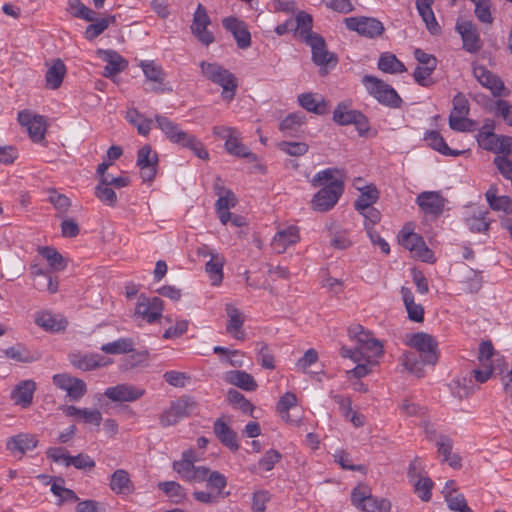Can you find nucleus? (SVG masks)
<instances>
[{
	"instance_id": "obj_38",
	"label": "nucleus",
	"mask_w": 512,
	"mask_h": 512,
	"mask_svg": "<svg viewBox=\"0 0 512 512\" xmlns=\"http://www.w3.org/2000/svg\"><path fill=\"white\" fill-rule=\"evenodd\" d=\"M225 149L226 151L234 156L241 158H255L254 154L249 151V149L241 142L240 133L236 129V133L229 136V138L225 141Z\"/></svg>"
},
{
	"instance_id": "obj_26",
	"label": "nucleus",
	"mask_w": 512,
	"mask_h": 512,
	"mask_svg": "<svg viewBox=\"0 0 512 512\" xmlns=\"http://www.w3.org/2000/svg\"><path fill=\"white\" fill-rule=\"evenodd\" d=\"M227 316L229 318L226 331L231 334L235 339L244 340L245 332L242 330L244 323L243 314L233 305L226 306Z\"/></svg>"
},
{
	"instance_id": "obj_53",
	"label": "nucleus",
	"mask_w": 512,
	"mask_h": 512,
	"mask_svg": "<svg viewBox=\"0 0 512 512\" xmlns=\"http://www.w3.org/2000/svg\"><path fill=\"white\" fill-rule=\"evenodd\" d=\"M433 486L434 483L429 477H420L414 484V490L422 501L428 502L432 496Z\"/></svg>"
},
{
	"instance_id": "obj_21",
	"label": "nucleus",
	"mask_w": 512,
	"mask_h": 512,
	"mask_svg": "<svg viewBox=\"0 0 512 512\" xmlns=\"http://www.w3.org/2000/svg\"><path fill=\"white\" fill-rule=\"evenodd\" d=\"M38 440L35 435L30 433H19L7 439L6 449L13 455H24L26 452L37 447Z\"/></svg>"
},
{
	"instance_id": "obj_5",
	"label": "nucleus",
	"mask_w": 512,
	"mask_h": 512,
	"mask_svg": "<svg viewBox=\"0 0 512 512\" xmlns=\"http://www.w3.org/2000/svg\"><path fill=\"white\" fill-rule=\"evenodd\" d=\"M362 83L368 93L380 104L389 108H399L401 106L402 99L399 94L392 86L381 79L375 76L365 75L362 79Z\"/></svg>"
},
{
	"instance_id": "obj_1",
	"label": "nucleus",
	"mask_w": 512,
	"mask_h": 512,
	"mask_svg": "<svg viewBox=\"0 0 512 512\" xmlns=\"http://www.w3.org/2000/svg\"><path fill=\"white\" fill-rule=\"evenodd\" d=\"M348 334L351 340L355 341L354 348L341 347L340 355L343 358H349L354 362L366 360L371 363L373 359L383 353V345L380 341L373 338L369 331H366L359 324L351 325L348 328Z\"/></svg>"
},
{
	"instance_id": "obj_24",
	"label": "nucleus",
	"mask_w": 512,
	"mask_h": 512,
	"mask_svg": "<svg viewBox=\"0 0 512 512\" xmlns=\"http://www.w3.org/2000/svg\"><path fill=\"white\" fill-rule=\"evenodd\" d=\"M224 381L245 391H255L258 387L253 376L242 370L227 371Z\"/></svg>"
},
{
	"instance_id": "obj_56",
	"label": "nucleus",
	"mask_w": 512,
	"mask_h": 512,
	"mask_svg": "<svg viewBox=\"0 0 512 512\" xmlns=\"http://www.w3.org/2000/svg\"><path fill=\"white\" fill-rule=\"evenodd\" d=\"M51 492L59 498L58 505L61 506L66 502H77L79 501L76 493L68 488H65L57 483L51 485Z\"/></svg>"
},
{
	"instance_id": "obj_18",
	"label": "nucleus",
	"mask_w": 512,
	"mask_h": 512,
	"mask_svg": "<svg viewBox=\"0 0 512 512\" xmlns=\"http://www.w3.org/2000/svg\"><path fill=\"white\" fill-rule=\"evenodd\" d=\"M306 43L311 47L312 50V60L318 66H325L334 61L336 64L337 60L332 53H329L325 40L322 36L318 35H309L308 41Z\"/></svg>"
},
{
	"instance_id": "obj_59",
	"label": "nucleus",
	"mask_w": 512,
	"mask_h": 512,
	"mask_svg": "<svg viewBox=\"0 0 512 512\" xmlns=\"http://www.w3.org/2000/svg\"><path fill=\"white\" fill-rule=\"evenodd\" d=\"M410 253L412 257L424 262L433 263L435 261L433 251L428 248L421 236L417 245Z\"/></svg>"
},
{
	"instance_id": "obj_63",
	"label": "nucleus",
	"mask_w": 512,
	"mask_h": 512,
	"mask_svg": "<svg viewBox=\"0 0 512 512\" xmlns=\"http://www.w3.org/2000/svg\"><path fill=\"white\" fill-rule=\"evenodd\" d=\"M281 454L279 451L270 449L258 462V468L264 471H270L274 466L281 460Z\"/></svg>"
},
{
	"instance_id": "obj_14",
	"label": "nucleus",
	"mask_w": 512,
	"mask_h": 512,
	"mask_svg": "<svg viewBox=\"0 0 512 512\" xmlns=\"http://www.w3.org/2000/svg\"><path fill=\"white\" fill-rule=\"evenodd\" d=\"M70 363L82 371H91L112 363L111 359L97 353H71L69 354Z\"/></svg>"
},
{
	"instance_id": "obj_49",
	"label": "nucleus",
	"mask_w": 512,
	"mask_h": 512,
	"mask_svg": "<svg viewBox=\"0 0 512 512\" xmlns=\"http://www.w3.org/2000/svg\"><path fill=\"white\" fill-rule=\"evenodd\" d=\"M227 399L231 405L244 413L251 414L254 410L252 403L247 400L243 394L235 389H230L227 393Z\"/></svg>"
},
{
	"instance_id": "obj_31",
	"label": "nucleus",
	"mask_w": 512,
	"mask_h": 512,
	"mask_svg": "<svg viewBox=\"0 0 512 512\" xmlns=\"http://www.w3.org/2000/svg\"><path fill=\"white\" fill-rule=\"evenodd\" d=\"M36 324L46 331L59 332L65 330L67 321L50 312H41L35 316Z\"/></svg>"
},
{
	"instance_id": "obj_27",
	"label": "nucleus",
	"mask_w": 512,
	"mask_h": 512,
	"mask_svg": "<svg viewBox=\"0 0 512 512\" xmlns=\"http://www.w3.org/2000/svg\"><path fill=\"white\" fill-rule=\"evenodd\" d=\"M333 120L339 125H349L362 124L366 118L361 112L349 109L347 105L340 103L334 110Z\"/></svg>"
},
{
	"instance_id": "obj_28",
	"label": "nucleus",
	"mask_w": 512,
	"mask_h": 512,
	"mask_svg": "<svg viewBox=\"0 0 512 512\" xmlns=\"http://www.w3.org/2000/svg\"><path fill=\"white\" fill-rule=\"evenodd\" d=\"M214 433L220 442L232 451L239 449L236 433L221 419L214 422Z\"/></svg>"
},
{
	"instance_id": "obj_52",
	"label": "nucleus",
	"mask_w": 512,
	"mask_h": 512,
	"mask_svg": "<svg viewBox=\"0 0 512 512\" xmlns=\"http://www.w3.org/2000/svg\"><path fill=\"white\" fill-rule=\"evenodd\" d=\"M68 5L74 17L86 21H93L95 19V12L85 6L80 0H68Z\"/></svg>"
},
{
	"instance_id": "obj_15",
	"label": "nucleus",
	"mask_w": 512,
	"mask_h": 512,
	"mask_svg": "<svg viewBox=\"0 0 512 512\" xmlns=\"http://www.w3.org/2000/svg\"><path fill=\"white\" fill-rule=\"evenodd\" d=\"M456 30L461 35L463 49L470 53L478 52L482 47V42L475 24L471 21H458Z\"/></svg>"
},
{
	"instance_id": "obj_25",
	"label": "nucleus",
	"mask_w": 512,
	"mask_h": 512,
	"mask_svg": "<svg viewBox=\"0 0 512 512\" xmlns=\"http://www.w3.org/2000/svg\"><path fill=\"white\" fill-rule=\"evenodd\" d=\"M110 489L118 495H129L134 492V485L129 473L124 469H117L111 475Z\"/></svg>"
},
{
	"instance_id": "obj_55",
	"label": "nucleus",
	"mask_w": 512,
	"mask_h": 512,
	"mask_svg": "<svg viewBox=\"0 0 512 512\" xmlns=\"http://www.w3.org/2000/svg\"><path fill=\"white\" fill-rule=\"evenodd\" d=\"M436 66H417L414 70L413 77L417 84L423 87H429L434 82L431 80V74Z\"/></svg>"
},
{
	"instance_id": "obj_11",
	"label": "nucleus",
	"mask_w": 512,
	"mask_h": 512,
	"mask_svg": "<svg viewBox=\"0 0 512 512\" xmlns=\"http://www.w3.org/2000/svg\"><path fill=\"white\" fill-rule=\"evenodd\" d=\"M137 166L140 168V176L144 182L152 181L157 173L158 155L152 151L150 145H144L138 150Z\"/></svg>"
},
{
	"instance_id": "obj_37",
	"label": "nucleus",
	"mask_w": 512,
	"mask_h": 512,
	"mask_svg": "<svg viewBox=\"0 0 512 512\" xmlns=\"http://www.w3.org/2000/svg\"><path fill=\"white\" fill-rule=\"evenodd\" d=\"M297 405V397L291 392L285 393L277 403V412L281 418L289 424L298 425L299 419L290 417L289 410L295 408Z\"/></svg>"
},
{
	"instance_id": "obj_57",
	"label": "nucleus",
	"mask_w": 512,
	"mask_h": 512,
	"mask_svg": "<svg viewBox=\"0 0 512 512\" xmlns=\"http://www.w3.org/2000/svg\"><path fill=\"white\" fill-rule=\"evenodd\" d=\"M496 145L489 146L488 151L502 154V156H508L512 150V137L506 135H496L495 136Z\"/></svg>"
},
{
	"instance_id": "obj_8",
	"label": "nucleus",
	"mask_w": 512,
	"mask_h": 512,
	"mask_svg": "<svg viewBox=\"0 0 512 512\" xmlns=\"http://www.w3.org/2000/svg\"><path fill=\"white\" fill-rule=\"evenodd\" d=\"M17 119L19 124L26 128L33 142L39 143L45 139L47 123L43 116L23 110L18 113Z\"/></svg>"
},
{
	"instance_id": "obj_51",
	"label": "nucleus",
	"mask_w": 512,
	"mask_h": 512,
	"mask_svg": "<svg viewBox=\"0 0 512 512\" xmlns=\"http://www.w3.org/2000/svg\"><path fill=\"white\" fill-rule=\"evenodd\" d=\"M39 253L43 256L49 263V265L55 270H63L66 266L63 256L54 248L51 247H41L39 248Z\"/></svg>"
},
{
	"instance_id": "obj_2",
	"label": "nucleus",
	"mask_w": 512,
	"mask_h": 512,
	"mask_svg": "<svg viewBox=\"0 0 512 512\" xmlns=\"http://www.w3.org/2000/svg\"><path fill=\"white\" fill-rule=\"evenodd\" d=\"M157 127L165 134L170 142L190 149L198 158L207 160L209 153L196 136L184 131L181 127L166 116L156 115Z\"/></svg>"
},
{
	"instance_id": "obj_19",
	"label": "nucleus",
	"mask_w": 512,
	"mask_h": 512,
	"mask_svg": "<svg viewBox=\"0 0 512 512\" xmlns=\"http://www.w3.org/2000/svg\"><path fill=\"white\" fill-rule=\"evenodd\" d=\"M60 410L67 416L75 418L79 422L100 426L102 413L98 409L78 408L74 405H63Z\"/></svg>"
},
{
	"instance_id": "obj_64",
	"label": "nucleus",
	"mask_w": 512,
	"mask_h": 512,
	"mask_svg": "<svg viewBox=\"0 0 512 512\" xmlns=\"http://www.w3.org/2000/svg\"><path fill=\"white\" fill-rule=\"evenodd\" d=\"M496 114L504 120V122L512 127V105L503 99L495 102Z\"/></svg>"
},
{
	"instance_id": "obj_48",
	"label": "nucleus",
	"mask_w": 512,
	"mask_h": 512,
	"mask_svg": "<svg viewBox=\"0 0 512 512\" xmlns=\"http://www.w3.org/2000/svg\"><path fill=\"white\" fill-rule=\"evenodd\" d=\"M359 509L364 512H389L391 503L387 499H379L371 494Z\"/></svg>"
},
{
	"instance_id": "obj_22",
	"label": "nucleus",
	"mask_w": 512,
	"mask_h": 512,
	"mask_svg": "<svg viewBox=\"0 0 512 512\" xmlns=\"http://www.w3.org/2000/svg\"><path fill=\"white\" fill-rule=\"evenodd\" d=\"M97 54L101 59L107 62L103 72L105 77L110 78L115 76L123 71L128 65L127 61L114 50L99 49Z\"/></svg>"
},
{
	"instance_id": "obj_17",
	"label": "nucleus",
	"mask_w": 512,
	"mask_h": 512,
	"mask_svg": "<svg viewBox=\"0 0 512 512\" xmlns=\"http://www.w3.org/2000/svg\"><path fill=\"white\" fill-rule=\"evenodd\" d=\"M300 240L299 229L295 225H289L278 229L274 235L271 247L277 254L284 253L291 245L298 243Z\"/></svg>"
},
{
	"instance_id": "obj_7",
	"label": "nucleus",
	"mask_w": 512,
	"mask_h": 512,
	"mask_svg": "<svg viewBox=\"0 0 512 512\" xmlns=\"http://www.w3.org/2000/svg\"><path fill=\"white\" fill-rule=\"evenodd\" d=\"M408 344L419 352L424 364L435 365L438 361L437 342L433 336L418 332L412 335Z\"/></svg>"
},
{
	"instance_id": "obj_23",
	"label": "nucleus",
	"mask_w": 512,
	"mask_h": 512,
	"mask_svg": "<svg viewBox=\"0 0 512 512\" xmlns=\"http://www.w3.org/2000/svg\"><path fill=\"white\" fill-rule=\"evenodd\" d=\"M474 76L482 86L491 90L494 96H502L505 86L503 81L483 66L474 67Z\"/></svg>"
},
{
	"instance_id": "obj_33",
	"label": "nucleus",
	"mask_w": 512,
	"mask_h": 512,
	"mask_svg": "<svg viewBox=\"0 0 512 512\" xmlns=\"http://www.w3.org/2000/svg\"><path fill=\"white\" fill-rule=\"evenodd\" d=\"M424 140L428 143V145L434 149L435 151L441 153L444 156H459L463 153V151L454 150L449 148L444 138L437 131H428L425 134Z\"/></svg>"
},
{
	"instance_id": "obj_6",
	"label": "nucleus",
	"mask_w": 512,
	"mask_h": 512,
	"mask_svg": "<svg viewBox=\"0 0 512 512\" xmlns=\"http://www.w3.org/2000/svg\"><path fill=\"white\" fill-rule=\"evenodd\" d=\"M343 189L341 180L330 182L314 195L312 200L313 209L321 212L330 210L342 195Z\"/></svg>"
},
{
	"instance_id": "obj_34",
	"label": "nucleus",
	"mask_w": 512,
	"mask_h": 512,
	"mask_svg": "<svg viewBox=\"0 0 512 512\" xmlns=\"http://www.w3.org/2000/svg\"><path fill=\"white\" fill-rule=\"evenodd\" d=\"M65 74L66 67L63 61L61 59L54 60L45 75L46 86L49 89H58L63 82Z\"/></svg>"
},
{
	"instance_id": "obj_20",
	"label": "nucleus",
	"mask_w": 512,
	"mask_h": 512,
	"mask_svg": "<svg viewBox=\"0 0 512 512\" xmlns=\"http://www.w3.org/2000/svg\"><path fill=\"white\" fill-rule=\"evenodd\" d=\"M37 389L36 382L33 380L20 381L11 392V399L16 405L22 408H28L33 402L34 393Z\"/></svg>"
},
{
	"instance_id": "obj_16",
	"label": "nucleus",
	"mask_w": 512,
	"mask_h": 512,
	"mask_svg": "<svg viewBox=\"0 0 512 512\" xmlns=\"http://www.w3.org/2000/svg\"><path fill=\"white\" fill-rule=\"evenodd\" d=\"M145 390L131 384H118L108 387L104 395L113 402H133L140 399Z\"/></svg>"
},
{
	"instance_id": "obj_47",
	"label": "nucleus",
	"mask_w": 512,
	"mask_h": 512,
	"mask_svg": "<svg viewBox=\"0 0 512 512\" xmlns=\"http://www.w3.org/2000/svg\"><path fill=\"white\" fill-rule=\"evenodd\" d=\"M379 192L374 185H368L365 187V190L362 191L361 195L355 201V209L361 210L365 208H369L373 206V204L378 200Z\"/></svg>"
},
{
	"instance_id": "obj_39",
	"label": "nucleus",
	"mask_w": 512,
	"mask_h": 512,
	"mask_svg": "<svg viewBox=\"0 0 512 512\" xmlns=\"http://www.w3.org/2000/svg\"><path fill=\"white\" fill-rule=\"evenodd\" d=\"M294 21V33L296 36H299L305 42L308 41L309 35H318L317 33L312 32V16L305 13L300 12Z\"/></svg>"
},
{
	"instance_id": "obj_13",
	"label": "nucleus",
	"mask_w": 512,
	"mask_h": 512,
	"mask_svg": "<svg viewBox=\"0 0 512 512\" xmlns=\"http://www.w3.org/2000/svg\"><path fill=\"white\" fill-rule=\"evenodd\" d=\"M416 203L424 214L434 217L440 216L445 207V199L438 191L421 192L416 198Z\"/></svg>"
},
{
	"instance_id": "obj_61",
	"label": "nucleus",
	"mask_w": 512,
	"mask_h": 512,
	"mask_svg": "<svg viewBox=\"0 0 512 512\" xmlns=\"http://www.w3.org/2000/svg\"><path fill=\"white\" fill-rule=\"evenodd\" d=\"M279 148L288 155L302 156L307 153L309 147L305 142L282 141Z\"/></svg>"
},
{
	"instance_id": "obj_45",
	"label": "nucleus",
	"mask_w": 512,
	"mask_h": 512,
	"mask_svg": "<svg viewBox=\"0 0 512 512\" xmlns=\"http://www.w3.org/2000/svg\"><path fill=\"white\" fill-rule=\"evenodd\" d=\"M134 343L130 338H119L113 342L103 344L101 351L106 354H124L133 351Z\"/></svg>"
},
{
	"instance_id": "obj_4",
	"label": "nucleus",
	"mask_w": 512,
	"mask_h": 512,
	"mask_svg": "<svg viewBox=\"0 0 512 512\" xmlns=\"http://www.w3.org/2000/svg\"><path fill=\"white\" fill-rule=\"evenodd\" d=\"M198 409V403L194 397L189 395L181 396L170 402L169 407L159 416V423L162 427L176 425L182 419L190 417Z\"/></svg>"
},
{
	"instance_id": "obj_40",
	"label": "nucleus",
	"mask_w": 512,
	"mask_h": 512,
	"mask_svg": "<svg viewBox=\"0 0 512 512\" xmlns=\"http://www.w3.org/2000/svg\"><path fill=\"white\" fill-rule=\"evenodd\" d=\"M224 264L225 259L220 254L212 255V258L206 263L205 271L213 285H219L222 282Z\"/></svg>"
},
{
	"instance_id": "obj_62",
	"label": "nucleus",
	"mask_w": 512,
	"mask_h": 512,
	"mask_svg": "<svg viewBox=\"0 0 512 512\" xmlns=\"http://www.w3.org/2000/svg\"><path fill=\"white\" fill-rule=\"evenodd\" d=\"M475 4V15L479 21L486 24H491L493 22V17L491 14V3L490 0H480Z\"/></svg>"
},
{
	"instance_id": "obj_50",
	"label": "nucleus",
	"mask_w": 512,
	"mask_h": 512,
	"mask_svg": "<svg viewBox=\"0 0 512 512\" xmlns=\"http://www.w3.org/2000/svg\"><path fill=\"white\" fill-rule=\"evenodd\" d=\"M443 494L450 510L455 512H472L463 494L445 491H443Z\"/></svg>"
},
{
	"instance_id": "obj_30",
	"label": "nucleus",
	"mask_w": 512,
	"mask_h": 512,
	"mask_svg": "<svg viewBox=\"0 0 512 512\" xmlns=\"http://www.w3.org/2000/svg\"><path fill=\"white\" fill-rule=\"evenodd\" d=\"M498 188L492 185L485 193L486 200L494 211H503L512 214V199L509 196H498Z\"/></svg>"
},
{
	"instance_id": "obj_10",
	"label": "nucleus",
	"mask_w": 512,
	"mask_h": 512,
	"mask_svg": "<svg viewBox=\"0 0 512 512\" xmlns=\"http://www.w3.org/2000/svg\"><path fill=\"white\" fill-rule=\"evenodd\" d=\"M345 24L349 30L369 38L380 36L384 32L382 22L372 17H349L345 19Z\"/></svg>"
},
{
	"instance_id": "obj_54",
	"label": "nucleus",
	"mask_w": 512,
	"mask_h": 512,
	"mask_svg": "<svg viewBox=\"0 0 512 512\" xmlns=\"http://www.w3.org/2000/svg\"><path fill=\"white\" fill-rule=\"evenodd\" d=\"M487 211H478L477 214L466 219V224L472 232H484L489 228V222L486 220Z\"/></svg>"
},
{
	"instance_id": "obj_42",
	"label": "nucleus",
	"mask_w": 512,
	"mask_h": 512,
	"mask_svg": "<svg viewBox=\"0 0 512 512\" xmlns=\"http://www.w3.org/2000/svg\"><path fill=\"white\" fill-rule=\"evenodd\" d=\"M450 387L452 394L459 399L467 398L474 393V384L470 377H457Z\"/></svg>"
},
{
	"instance_id": "obj_3",
	"label": "nucleus",
	"mask_w": 512,
	"mask_h": 512,
	"mask_svg": "<svg viewBox=\"0 0 512 512\" xmlns=\"http://www.w3.org/2000/svg\"><path fill=\"white\" fill-rule=\"evenodd\" d=\"M200 68L203 75L213 83L222 87V97L224 100L231 101L238 87L237 78L229 70L217 63L202 61Z\"/></svg>"
},
{
	"instance_id": "obj_46",
	"label": "nucleus",
	"mask_w": 512,
	"mask_h": 512,
	"mask_svg": "<svg viewBox=\"0 0 512 512\" xmlns=\"http://www.w3.org/2000/svg\"><path fill=\"white\" fill-rule=\"evenodd\" d=\"M140 67L148 80L159 85L163 84L165 73L161 66L157 65L154 61H142Z\"/></svg>"
},
{
	"instance_id": "obj_35",
	"label": "nucleus",
	"mask_w": 512,
	"mask_h": 512,
	"mask_svg": "<svg viewBox=\"0 0 512 512\" xmlns=\"http://www.w3.org/2000/svg\"><path fill=\"white\" fill-rule=\"evenodd\" d=\"M7 358L21 363H32L40 359V354L31 353L24 345L16 344L4 350Z\"/></svg>"
},
{
	"instance_id": "obj_44",
	"label": "nucleus",
	"mask_w": 512,
	"mask_h": 512,
	"mask_svg": "<svg viewBox=\"0 0 512 512\" xmlns=\"http://www.w3.org/2000/svg\"><path fill=\"white\" fill-rule=\"evenodd\" d=\"M207 487L214 490L221 498L229 495V492H224L227 486V479L224 474L218 471H211L208 468L207 478L205 479Z\"/></svg>"
},
{
	"instance_id": "obj_9",
	"label": "nucleus",
	"mask_w": 512,
	"mask_h": 512,
	"mask_svg": "<svg viewBox=\"0 0 512 512\" xmlns=\"http://www.w3.org/2000/svg\"><path fill=\"white\" fill-rule=\"evenodd\" d=\"M52 379L57 388L67 393L70 401L78 402L87 393V385L80 378L61 373L55 374Z\"/></svg>"
},
{
	"instance_id": "obj_60",
	"label": "nucleus",
	"mask_w": 512,
	"mask_h": 512,
	"mask_svg": "<svg viewBox=\"0 0 512 512\" xmlns=\"http://www.w3.org/2000/svg\"><path fill=\"white\" fill-rule=\"evenodd\" d=\"M110 21H114V17L102 18L96 23L87 26L85 30V37L88 40H93L102 34L109 26Z\"/></svg>"
},
{
	"instance_id": "obj_41",
	"label": "nucleus",
	"mask_w": 512,
	"mask_h": 512,
	"mask_svg": "<svg viewBox=\"0 0 512 512\" xmlns=\"http://www.w3.org/2000/svg\"><path fill=\"white\" fill-rule=\"evenodd\" d=\"M378 68L390 74H398L406 71L405 65L394 55L391 53H383L378 61Z\"/></svg>"
},
{
	"instance_id": "obj_12",
	"label": "nucleus",
	"mask_w": 512,
	"mask_h": 512,
	"mask_svg": "<svg viewBox=\"0 0 512 512\" xmlns=\"http://www.w3.org/2000/svg\"><path fill=\"white\" fill-rule=\"evenodd\" d=\"M163 309L164 305L161 298L140 296L136 304L135 314L148 323H154L161 317Z\"/></svg>"
},
{
	"instance_id": "obj_43",
	"label": "nucleus",
	"mask_w": 512,
	"mask_h": 512,
	"mask_svg": "<svg viewBox=\"0 0 512 512\" xmlns=\"http://www.w3.org/2000/svg\"><path fill=\"white\" fill-rule=\"evenodd\" d=\"M304 121V115L300 113H292L281 121L279 129L285 136H293L304 124Z\"/></svg>"
},
{
	"instance_id": "obj_58",
	"label": "nucleus",
	"mask_w": 512,
	"mask_h": 512,
	"mask_svg": "<svg viewBox=\"0 0 512 512\" xmlns=\"http://www.w3.org/2000/svg\"><path fill=\"white\" fill-rule=\"evenodd\" d=\"M95 196L107 206L114 207L117 204V195L110 186L97 185Z\"/></svg>"
},
{
	"instance_id": "obj_29",
	"label": "nucleus",
	"mask_w": 512,
	"mask_h": 512,
	"mask_svg": "<svg viewBox=\"0 0 512 512\" xmlns=\"http://www.w3.org/2000/svg\"><path fill=\"white\" fill-rule=\"evenodd\" d=\"M298 102L302 108L308 112L317 115H323L327 112V104L321 95L313 93H303L298 96Z\"/></svg>"
},
{
	"instance_id": "obj_36",
	"label": "nucleus",
	"mask_w": 512,
	"mask_h": 512,
	"mask_svg": "<svg viewBox=\"0 0 512 512\" xmlns=\"http://www.w3.org/2000/svg\"><path fill=\"white\" fill-rule=\"evenodd\" d=\"M157 487L175 504L182 503L186 499V490L178 482L163 481L159 482Z\"/></svg>"
},
{
	"instance_id": "obj_32",
	"label": "nucleus",
	"mask_w": 512,
	"mask_h": 512,
	"mask_svg": "<svg viewBox=\"0 0 512 512\" xmlns=\"http://www.w3.org/2000/svg\"><path fill=\"white\" fill-rule=\"evenodd\" d=\"M432 4L433 0H417L416 8L430 33L438 34L440 32V26L434 16V12L431 7Z\"/></svg>"
}]
</instances>
